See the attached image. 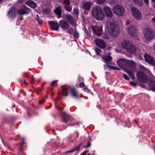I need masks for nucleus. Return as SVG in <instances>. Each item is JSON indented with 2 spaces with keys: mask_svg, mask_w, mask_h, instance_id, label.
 I'll return each instance as SVG.
<instances>
[{
  "mask_svg": "<svg viewBox=\"0 0 155 155\" xmlns=\"http://www.w3.org/2000/svg\"><path fill=\"white\" fill-rule=\"evenodd\" d=\"M45 84V83H44L42 85V87H43V85L44 84Z\"/></svg>",
  "mask_w": 155,
  "mask_h": 155,
  "instance_id": "61",
  "label": "nucleus"
},
{
  "mask_svg": "<svg viewBox=\"0 0 155 155\" xmlns=\"http://www.w3.org/2000/svg\"><path fill=\"white\" fill-rule=\"evenodd\" d=\"M54 84H55V81H52V83L51 84V86H52L53 85H54Z\"/></svg>",
  "mask_w": 155,
  "mask_h": 155,
  "instance_id": "49",
  "label": "nucleus"
},
{
  "mask_svg": "<svg viewBox=\"0 0 155 155\" xmlns=\"http://www.w3.org/2000/svg\"><path fill=\"white\" fill-rule=\"evenodd\" d=\"M54 12L58 15V18H59L61 17L62 13L61 8L60 6L57 7L54 11Z\"/></svg>",
  "mask_w": 155,
  "mask_h": 155,
  "instance_id": "24",
  "label": "nucleus"
},
{
  "mask_svg": "<svg viewBox=\"0 0 155 155\" xmlns=\"http://www.w3.org/2000/svg\"><path fill=\"white\" fill-rule=\"evenodd\" d=\"M82 143H81L78 146L76 147H75V148L77 151H79L80 148L81 147V146L82 145Z\"/></svg>",
  "mask_w": 155,
  "mask_h": 155,
  "instance_id": "39",
  "label": "nucleus"
},
{
  "mask_svg": "<svg viewBox=\"0 0 155 155\" xmlns=\"http://www.w3.org/2000/svg\"><path fill=\"white\" fill-rule=\"evenodd\" d=\"M65 4L67 5H69L70 4V0H63Z\"/></svg>",
  "mask_w": 155,
  "mask_h": 155,
  "instance_id": "35",
  "label": "nucleus"
},
{
  "mask_svg": "<svg viewBox=\"0 0 155 155\" xmlns=\"http://www.w3.org/2000/svg\"><path fill=\"white\" fill-rule=\"evenodd\" d=\"M101 51V50L98 48H97L95 50L96 53L97 55H99L100 54Z\"/></svg>",
  "mask_w": 155,
  "mask_h": 155,
  "instance_id": "40",
  "label": "nucleus"
},
{
  "mask_svg": "<svg viewBox=\"0 0 155 155\" xmlns=\"http://www.w3.org/2000/svg\"><path fill=\"white\" fill-rule=\"evenodd\" d=\"M110 53H108V55H105L104 56L102 57L103 59L107 62L110 61L112 59V58L110 55Z\"/></svg>",
  "mask_w": 155,
  "mask_h": 155,
  "instance_id": "28",
  "label": "nucleus"
},
{
  "mask_svg": "<svg viewBox=\"0 0 155 155\" xmlns=\"http://www.w3.org/2000/svg\"><path fill=\"white\" fill-rule=\"evenodd\" d=\"M69 88L70 90L72 96L74 97L78 98V95L77 93V91L75 87H70Z\"/></svg>",
  "mask_w": 155,
  "mask_h": 155,
  "instance_id": "23",
  "label": "nucleus"
},
{
  "mask_svg": "<svg viewBox=\"0 0 155 155\" xmlns=\"http://www.w3.org/2000/svg\"><path fill=\"white\" fill-rule=\"evenodd\" d=\"M107 68L112 70H117V67H115L114 66L110 65H107Z\"/></svg>",
  "mask_w": 155,
  "mask_h": 155,
  "instance_id": "32",
  "label": "nucleus"
},
{
  "mask_svg": "<svg viewBox=\"0 0 155 155\" xmlns=\"http://www.w3.org/2000/svg\"><path fill=\"white\" fill-rule=\"evenodd\" d=\"M86 153L85 151H84L83 153L81 154V155H86Z\"/></svg>",
  "mask_w": 155,
  "mask_h": 155,
  "instance_id": "50",
  "label": "nucleus"
},
{
  "mask_svg": "<svg viewBox=\"0 0 155 155\" xmlns=\"http://www.w3.org/2000/svg\"><path fill=\"white\" fill-rule=\"evenodd\" d=\"M64 8L66 11H68L70 12L72 10V7L71 6H65Z\"/></svg>",
  "mask_w": 155,
  "mask_h": 155,
  "instance_id": "31",
  "label": "nucleus"
},
{
  "mask_svg": "<svg viewBox=\"0 0 155 155\" xmlns=\"http://www.w3.org/2000/svg\"><path fill=\"white\" fill-rule=\"evenodd\" d=\"M141 50L140 49H136V50L134 54H135L136 55H140L141 54Z\"/></svg>",
  "mask_w": 155,
  "mask_h": 155,
  "instance_id": "33",
  "label": "nucleus"
},
{
  "mask_svg": "<svg viewBox=\"0 0 155 155\" xmlns=\"http://www.w3.org/2000/svg\"><path fill=\"white\" fill-rule=\"evenodd\" d=\"M8 14L11 18H13L17 14V9L14 7L11 8L8 11Z\"/></svg>",
  "mask_w": 155,
  "mask_h": 155,
  "instance_id": "11",
  "label": "nucleus"
},
{
  "mask_svg": "<svg viewBox=\"0 0 155 155\" xmlns=\"http://www.w3.org/2000/svg\"><path fill=\"white\" fill-rule=\"evenodd\" d=\"M143 34L145 39L149 41L153 38L155 33L151 28L150 27H147L144 30Z\"/></svg>",
  "mask_w": 155,
  "mask_h": 155,
  "instance_id": "4",
  "label": "nucleus"
},
{
  "mask_svg": "<svg viewBox=\"0 0 155 155\" xmlns=\"http://www.w3.org/2000/svg\"><path fill=\"white\" fill-rule=\"evenodd\" d=\"M106 15L108 17L111 18L113 16V13L110 8L109 7H105L104 9Z\"/></svg>",
  "mask_w": 155,
  "mask_h": 155,
  "instance_id": "17",
  "label": "nucleus"
},
{
  "mask_svg": "<svg viewBox=\"0 0 155 155\" xmlns=\"http://www.w3.org/2000/svg\"><path fill=\"white\" fill-rule=\"evenodd\" d=\"M22 141H24V140H25V138H22Z\"/></svg>",
  "mask_w": 155,
  "mask_h": 155,
  "instance_id": "60",
  "label": "nucleus"
},
{
  "mask_svg": "<svg viewBox=\"0 0 155 155\" xmlns=\"http://www.w3.org/2000/svg\"><path fill=\"white\" fill-rule=\"evenodd\" d=\"M73 36L74 38H77L79 37V34L77 31H75L74 33Z\"/></svg>",
  "mask_w": 155,
  "mask_h": 155,
  "instance_id": "34",
  "label": "nucleus"
},
{
  "mask_svg": "<svg viewBox=\"0 0 155 155\" xmlns=\"http://www.w3.org/2000/svg\"><path fill=\"white\" fill-rule=\"evenodd\" d=\"M59 25L61 28L64 30L68 29L69 27V24L68 22L64 20H61L60 21Z\"/></svg>",
  "mask_w": 155,
  "mask_h": 155,
  "instance_id": "15",
  "label": "nucleus"
},
{
  "mask_svg": "<svg viewBox=\"0 0 155 155\" xmlns=\"http://www.w3.org/2000/svg\"><path fill=\"white\" fill-rule=\"evenodd\" d=\"M82 6L84 9L89 10L91 7V3L90 2H86L83 3Z\"/></svg>",
  "mask_w": 155,
  "mask_h": 155,
  "instance_id": "26",
  "label": "nucleus"
},
{
  "mask_svg": "<svg viewBox=\"0 0 155 155\" xmlns=\"http://www.w3.org/2000/svg\"><path fill=\"white\" fill-rule=\"evenodd\" d=\"M28 9V8L25 7L24 8L17 9V13H18L20 15H23L25 14H27L28 13L26 11Z\"/></svg>",
  "mask_w": 155,
  "mask_h": 155,
  "instance_id": "20",
  "label": "nucleus"
},
{
  "mask_svg": "<svg viewBox=\"0 0 155 155\" xmlns=\"http://www.w3.org/2000/svg\"><path fill=\"white\" fill-rule=\"evenodd\" d=\"M154 49H155V43L154 44Z\"/></svg>",
  "mask_w": 155,
  "mask_h": 155,
  "instance_id": "62",
  "label": "nucleus"
},
{
  "mask_svg": "<svg viewBox=\"0 0 155 155\" xmlns=\"http://www.w3.org/2000/svg\"><path fill=\"white\" fill-rule=\"evenodd\" d=\"M129 84L134 86H136L137 85V84L134 81H130L129 82Z\"/></svg>",
  "mask_w": 155,
  "mask_h": 155,
  "instance_id": "42",
  "label": "nucleus"
},
{
  "mask_svg": "<svg viewBox=\"0 0 155 155\" xmlns=\"http://www.w3.org/2000/svg\"><path fill=\"white\" fill-rule=\"evenodd\" d=\"M91 145V143L90 142L88 143L87 145L86 146H84V148H89Z\"/></svg>",
  "mask_w": 155,
  "mask_h": 155,
  "instance_id": "46",
  "label": "nucleus"
},
{
  "mask_svg": "<svg viewBox=\"0 0 155 155\" xmlns=\"http://www.w3.org/2000/svg\"><path fill=\"white\" fill-rule=\"evenodd\" d=\"M133 68L131 66L130 68L129 69L127 68H124V71L127 73L130 78L133 80H134L135 78V77L133 74V72L136 71L135 69L136 67L134 69H133Z\"/></svg>",
  "mask_w": 155,
  "mask_h": 155,
  "instance_id": "8",
  "label": "nucleus"
},
{
  "mask_svg": "<svg viewBox=\"0 0 155 155\" xmlns=\"http://www.w3.org/2000/svg\"><path fill=\"white\" fill-rule=\"evenodd\" d=\"M68 33L70 34H73L74 32L73 29L72 28H70L68 29Z\"/></svg>",
  "mask_w": 155,
  "mask_h": 155,
  "instance_id": "38",
  "label": "nucleus"
},
{
  "mask_svg": "<svg viewBox=\"0 0 155 155\" xmlns=\"http://www.w3.org/2000/svg\"><path fill=\"white\" fill-rule=\"evenodd\" d=\"M134 121H135V122H136L137 124H138V122L136 120H134Z\"/></svg>",
  "mask_w": 155,
  "mask_h": 155,
  "instance_id": "55",
  "label": "nucleus"
},
{
  "mask_svg": "<svg viewBox=\"0 0 155 155\" xmlns=\"http://www.w3.org/2000/svg\"><path fill=\"white\" fill-rule=\"evenodd\" d=\"M136 50V48L133 45L132 43L127 50V51L131 53H134Z\"/></svg>",
  "mask_w": 155,
  "mask_h": 155,
  "instance_id": "25",
  "label": "nucleus"
},
{
  "mask_svg": "<svg viewBox=\"0 0 155 155\" xmlns=\"http://www.w3.org/2000/svg\"><path fill=\"white\" fill-rule=\"evenodd\" d=\"M149 87L150 90L155 91V81L150 80L149 81Z\"/></svg>",
  "mask_w": 155,
  "mask_h": 155,
  "instance_id": "21",
  "label": "nucleus"
},
{
  "mask_svg": "<svg viewBox=\"0 0 155 155\" xmlns=\"http://www.w3.org/2000/svg\"><path fill=\"white\" fill-rule=\"evenodd\" d=\"M27 74H24V76L27 77Z\"/></svg>",
  "mask_w": 155,
  "mask_h": 155,
  "instance_id": "58",
  "label": "nucleus"
},
{
  "mask_svg": "<svg viewBox=\"0 0 155 155\" xmlns=\"http://www.w3.org/2000/svg\"><path fill=\"white\" fill-rule=\"evenodd\" d=\"M117 70H121V69H120V68H117Z\"/></svg>",
  "mask_w": 155,
  "mask_h": 155,
  "instance_id": "54",
  "label": "nucleus"
},
{
  "mask_svg": "<svg viewBox=\"0 0 155 155\" xmlns=\"http://www.w3.org/2000/svg\"><path fill=\"white\" fill-rule=\"evenodd\" d=\"M110 35L116 37L120 32V29L117 25L113 22L109 23L107 26Z\"/></svg>",
  "mask_w": 155,
  "mask_h": 155,
  "instance_id": "2",
  "label": "nucleus"
},
{
  "mask_svg": "<svg viewBox=\"0 0 155 155\" xmlns=\"http://www.w3.org/2000/svg\"><path fill=\"white\" fill-rule=\"evenodd\" d=\"M106 0H95V2L99 5H103L106 2Z\"/></svg>",
  "mask_w": 155,
  "mask_h": 155,
  "instance_id": "30",
  "label": "nucleus"
},
{
  "mask_svg": "<svg viewBox=\"0 0 155 155\" xmlns=\"http://www.w3.org/2000/svg\"><path fill=\"white\" fill-rule=\"evenodd\" d=\"M134 2L136 4L139 6H143V2L142 0H133Z\"/></svg>",
  "mask_w": 155,
  "mask_h": 155,
  "instance_id": "29",
  "label": "nucleus"
},
{
  "mask_svg": "<svg viewBox=\"0 0 155 155\" xmlns=\"http://www.w3.org/2000/svg\"><path fill=\"white\" fill-rule=\"evenodd\" d=\"M112 9L114 13L120 17L123 16L125 14V10L121 5H115Z\"/></svg>",
  "mask_w": 155,
  "mask_h": 155,
  "instance_id": "5",
  "label": "nucleus"
},
{
  "mask_svg": "<svg viewBox=\"0 0 155 155\" xmlns=\"http://www.w3.org/2000/svg\"><path fill=\"white\" fill-rule=\"evenodd\" d=\"M138 80L143 83H147L148 79L147 75L143 72L140 71L137 72L136 74Z\"/></svg>",
  "mask_w": 155,
  "mask_h": 155,
  "instance_id": "6",
  "label": "nucleus"
},
{
  "mask_svg": "<svg viewBox=\"0 0 155 155\" xmlns=\"http://www.w3.org/2000/svg\"><path fill=\"white\" fill-rule=\"evenodd\" d=\"M24 141H22V145H23L24 144Z\"/></svg>",
  "mask_w": 155,
  "mask_h": 155,
  "instance_id": "56",
  "label": "nucleus"
},
{
  "mask_svg": "<svg viewBox=\"0 0 155 155\" xmlns=\"http://www.w3.org/2000/svg\"><path fill=\"white\" fill-rule=\"evenodd\" d=\"M25 4L33 8H35L37 5L35 3L32 1H28L25 2Z\"/></svg>",
  "mask_w": 155,
  "mask_h": 155,
  "instance_id": "27",
  "label": "nucleus"
},
{
  "mask_svg": "<svg viewBox=\"0 0 155 155\" xmlns=\"http://www.w3.org/2000/svg\"><path fill=\"white\" fill-rule=\"evenodd\" d=\"M62 120L64 123H67L71 121V116L67 114L65 112L62 111Z\"/></svg>",
  "mask_w": 155,
  "mask_h": 155,
  "instance_id": "16",
  "label": "nucleus"
},
{
  "mask_svg": "<svg viewBox=\"0 0 155 155\" xmlns=\"http://www.w3.org/2000/svg\"><path fill=\"white\" fill-rule=\"evenodd\" d=\"M127 25H129V22H127Z\"/></svg>",
  "mask_w": 155,
  "mask_h": 155,
  "instance_id": "63",
  "label": "nucleus"
},
{
  "mask_svg": "<svg viewBox=\"0 0 155 155\" xmlns=\"http://www.w3.org/2000/svg\"><path fill=\"white\" fill-rule=\"evenodd\" d=\"M151 0L152 1V2H153V3H155V0Z\"/></svg>",
  "mask_w": 155,
  "mask_h": 155,
  "instance_id": "57",
  "label": "nucleus"
},
{
  "mask_svg": "<svg viewBox=\"0 0 155 155\" xmlns=\"http://www.w3.org/2000/svg\"><path fill=\"white\" fill-rule=\"evenodd\" d=\"M43 12L45 13L48 14L50 12V10L48 8H46V9H44L43 10Z\"/></svg>",
  "mask_w": 155,
  "mask_h": 155,
  "instance_id": "37",
  "label": "nucleus"
},
{
  "mask_svg": "<svg viewBox=\"0 0 155 155\" xmlns=\"http://www.w3.org/2000/svg\"><path fill=\"white\" fill-rule=\"evenodd\" d=\"M45 101V100H44V99H43L42 100H41V101H39V103L40 104H42Z\"/></svg>",
  "mask_w": 155,
  "mask_h": 155,
  "instance_id": "47",
  "label": "nucleus"
},
{
  "mask_svg": "<svg viewBox=\"0 0 155 155\" xmlns=\"http://www.w3.org/2000/svg\"><path fill=\"white\" fill-rule=\"evenodd\" d=\"M84 151L86 153L88 152V151Z\"/></svg>",
  "mask_w": 155,
  "mask_h": 155,
  "instance_id": "64",
  "label": "nucleus"
},
{
  "mask_svg": "<svg viewBox=\"0 0 155 155\" xmlns=\"http://www.w3.org/2000/svg\"><path fill=\"white\" fill-rule=\"evenodd\" d=\"M131 44L129 41L125 40L122 42L121 45L123 48H125L127 50Z\"/></svg>",
  "mask_w": 155,
  "mask_h": 155,
  "instance_id": "19",
  "label": "nucleus"
},
{
  "mask_svg": "<svg viewBox=\"0 0 155 155\" xmlns=\"http://www.w3.org/2000/svg\"><path fill=\"white\" fill-rule=\"evenodd\" d=\"M92 16L98 20H102L104 18V14L101 8L99 6L94 7L92 10Z\"/></svg>",
  "mask_w": 155,
  "mask_h": 155,
  "instance_id": "1",
  "label": "nucleus"
},
{
  "mask_svg": "<svg viewBox=\"0 0 155 155\" xmlns=\"http://www.w3.org/2000/svg\"><path fill=\"white\" fill-rule=\"evenodd\" d=\"M152 20L153 21L155 22V18H153L152 19Z\"/></svg>",
  "mask_w": 155,
  "mask_h": 155,
  "instance_id": "53",
  "label": "nucleus"
},
{
  "mask_svg": "<svg viewBox=\"0 0 155 155\" xmlns=\"http://www.w3.org/2000/svg\"><path fill=\"white\" fill-rule=\"evenodd\" d=\"M74 12L76 15H78L79 13V12L78 10L76 8L74 9Z\"/></svg>",
  "mask_w": 155,
  "mask_h": 155,
  "instance_id": "41",
  "label": "nucleus"
},
{
  "mask_svg": "<svg viewBox=\"0 0 155 155\" xmlns=\"http://www.w3.org/2000/svg\"><path fill=\"white\" fill-rule=\"evenodd\" d=\"M90 36V35H87V36H85V38H89V37Z\"/></svg>",
  "mask_w": 155,
  "mask_h": 155,
  "instance_id": "51",
  "label": "nucleus"
},
{
  "mask_svg": "<svg viewBox=\"0 0 155 155\" xmlns=\"http://www.w3.org/2000/svg\"><path fill=\"white\" fill-rule=\"evenodd\" d=\"M144 57L146 61L149 64L154 65L155 64V61L154 59L151 56L147 54H145L144 55Z\"/></svg>",
  "mask_w": 155,
  "mask_h": 155,
  "instance_id": "13",
  "label": "nucleus"
},
{
  "mask_svg": "<svg viewBox=\"0 0 155 155\" xmlns=\"http://www.w3.org/2000/svg\"><path fill=\"white\" fill-rule=\"evenodd\" d=\"M76 151H77V150H76L75 148H74V149H72V150H69V151H67L66 152V153H71V152H73Z\"/></svg>",
  "mask_w": 155,
  "mask_h": 155,
  "instance_id": "45",
  "label": "nucleus"
},
{
  "mask_svg": "<svg viewBox=\"0 0 155 155\" xmlns=\"http://www.w3.org/2000/svg\"><path fill=\"white\" fill-rule=\"evenodd\" d=\"M95 43L98 47L101 48H104L106 47L105 42L102 39H96L95 40Z\"/></svg>",
  "mask_w": 155,
  "mask_h": 155,
  "instance_id": "12",
  "label": "nucleus"
},
{
  "mask_svg": "<svg viewBox=\"0 0 155 155\" xmlns=\"http://www.w3.org/2000/svg\"><path fill=\"white\" fill-rule=\"evenodd\" d=\"M94 33H95L98 36L101 35L102 33V30L101 27L95 26L93 28L92 30Z\"/></svg>",
  "mask_w": 155,
  "mask_h": 155,
  "instance_id": "18",
  "label": "nucleus"
},
{
  "mask_svg": "<svg viewBox=\"0 0 155 155\" xmlns=\"http://www.w3.org/2000/svg\"><path fill=\"white\" fill-rule=\"evenodd\" d=\"M117 64L121 68H124V66H127L130 68L132 66L134 69L135 67H136V64L134 62L125 58H121L118 60L117 61Z\"/></svg>",
  "mask_w": 155,
  "mask_h": 155,
  "instance_id": "3",
  "label": "nucleus"
},
{
  "mask_svg": "<svg viewBox=\"0 0 155 155\" xmlns=\"http://www.w3.org/2000/svg\"><path fill=\"white\" fill-rule=\"evenodd\" d=\"M85 86V85L84 82H81L79 84V86L80 87H84Z\"/></svg>",
  "mask_w": 155,
  "mask_h": 155,
  "instance_id": "44",
  "label": "nucleus"
},
{
  "mask_svg": "<svg viewBox=\"0 0 155 155\" xmlns=\"http://www.w3.org/2000/svg\"><path fill=\"white\" fill-rule=\"evenodd\" d=\"M143 1L146 4H148L149 0H143Z\"/></svg>",
  "mask_w": 155,
  "mask_h": 155,
  "instance_id": "48",
  "label": "nucleus"
},
{
  "mask_svg": "<svg viewBox=\"0 0 155 155\" xmlns=\"http://www.w3.org/2000/svg\"><path fill=\"white\" fill-rule=\"evenodd\" d=\"M36 19L39 24H41L42 23L40 19L39 16L38 15H37V18Z\"/></svg>",
  "mask_w": 155,
  "mask_h": 155,
  "instance_id": "36",
  "label": "nucleus"
},
{
  "mask_svg": "<svg viewBox=\"0 0 155 155\" xmlns=\"http://www.w3.org/2000/svg\"><path fill=\"white\" fill-rule=\"evenodd\" d=\"M131 10L132 15L136 19L139 20L141 18L142 14L138 9L135 7H132L131 8Z\"/></svg>",
  "mask_w": 155,
  "mask_h": 155,
  "instance_id": "7",
  "label": "nucleus"
},
{
  "mask_svg": "<svg viewBox=\"0 0 155 155\" xmlns=\"http://www.w3.org/2000/svg\"><path fill=\"white\" fill-rule=\"evenodd\" d=\"M123 77L124 78L127 80H129L130 79L128 77L127 74H123Z\"/></svg>",
  "mask_w": 155,
  "mask_h": 155,
  "instance_id": "43",
  "label": "nucleus"
},
{
  "mask_svg": "<svg viewBox=\"0 0 155 155\" xmlns=\"http://www.w3.org/2000/svg\"><path fill=\"white\" fill-rule=\"evenodd\" d=\"M136 27L135 25H131L127 29L128 33L132 36H135L137 34Z\"/></svg>",
  "mask_w": 155,
  "mask_h": 155,
  "instance_id": "9",
  "label": "nucleus"
},
{
  "mask_svg": "<svg viewBox=\"0 0 155 155\" xmlns=\"http://www.w3.org/2000/svg\"><path fill=\"white\" fill-rule=\"evenodd\" d=\"M139 57L140 58H140V59H142V57H141V56H139Z\"/></svg>",
  "mask_w": 155,
  "mask_h": 155,
  "instance_id": "59",
  "label": "nucleus"
},
{
  "mask_svg": "<svg viewBox=\"0 0 155 155\" xmlns=\"http://www.w3.org/2000/svg\"><path fill=\"white\" fill-rule=\"evenodd\" d=\"M64 18L66 19L68 22L71 24L73 26L76 25L74 20L73 17L69 14L64 15H63Z\"/></svg>",
  "mask_w": 155,
  "mask_h": 155,
  "instance_id": "10",
  "label": "nucleus"
},
{
  "mask_svg": "<svg viewBox=\"0 0 155 155\" xmlns=\"http://www.w3.org/2000/svg\"><path fill=\"white\" fill-rule=\"evenodd\" d=\"M62 94V95L64 96H67L68 95V88L65 85H62L61 86Z\"/></svg>",
  "mask_w": 155,
  "mask_h": 155,
  "instance_id": "22",
  "label": "nucleus"
},
{
  "mask_svg": "<svg viewBox=\"0 0 155 155\" xmlns=\"http://www.w3.org/2000/svg\"><path fill=\"white\" fill-rule=\"evenodd\" d=\"M48 23L51 29L55 31L58 30L59 25L57 22L50 21H48Z\"/></svg>",
  "mask_w": 155,
  "mask_h": 155,
  "instance_id": "14",
  "label": "nucleus"
},
{
  "mask_svg": "<svg viewBox=\"0 0 155 155\" xmlns=\"http://www.w3.org/2000/svg\"><path fill=\"white\" fill-rule=\"evenodd\" d=\"M24 83L25 84H28V83H27L26 81L25 80H24Z\"/></svg>",
  "mask_w": 155,
  "mask_h": 155,
  "instance_id": "52",
  "label": "nucleus"
}]
</instances>
